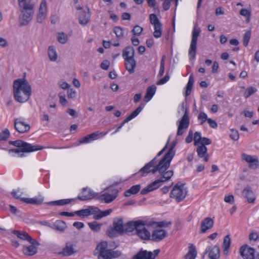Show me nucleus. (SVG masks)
I'll list each match as a JSON object with an SVG mask.
<instances>
[{
  "mask_svg": "<svg viewBox=\"0 0 259 259\" xmlns=\"http://www.w3.org/2000/svg\"><path fill=\"white\" fill-rule=\"evenodd\" d=\"M181 110L184 112V114L181 119L177 121V136L182 135L184 133L185 130L188 127L190 123L189 109L187 106V103L183 102L181 104Z\"/></svg>",
  "mask_w": 259,
  "mask_h": 259,
  "instance_id": "obj_6",
  "label": "nucleus"
},
{
  "mask_svg": "<svg viewBox=\"0 0 259 259\" xmlns=\"http://www.w3.org/2000/svg\"><path fill=\"white\" fill-rule=\"evenodd\" d=\"M114 229L115 231L121 233H123L124 225L122 219H119L113 222Z\"/></svg>",
  "mask_w": 259,
  "mask_h": 259,
  "instance_id": "obj_35",
  "label": "nucleus"
},
{
  "mask_svg": "<svg viewBox=\"0 0 259 259\" xmlns=\"http://www.w3.org/2000/svg\"><path fill=\"white\" fill-rule=\"evenodd\" d=\"M214 224V221L211 218H206L201 222L199 232L205 233L207 230L211 229Z\"/></svg>",
  "mask_w": 259,
  "mask_h": 259,
  "instance_id": "obj_17",
  "label": "nucleus"
},
{
  "mask_svg": "<svg viewBox=\"0 0 259 259\" xmlns=\"http://www.w3.org/2000/svg\"><path fill=\"white\" fill-rule=\"evenodd\" d=\"M75 252L73 245L70 243H66L65 247L63 248L62 253L64 256H69Z\"/></svg>",
  "mask_w": 259,
  "mask_h": 259,
  "instance_id": "obj_34",
  "label": "nucleus"
},
{
  "mask_svg": "<svg viewBox=\"0 0 259 259\" xmlns=\"http://www.w3.org/2000/svg\"><path fill=\"white\" fill-rule=\"evenodd\" d=\"M59 102L62 106H65L67 105L68 102H67V100L66 99L64 96L59 94Z\"/></svg>",
  "mask_w": 259,
  "mask_h": 259,
  "instance_id": "obj_61",
  "label": "nucleus"
},
{
  "mask_svg": "<svg viewBox=\"0 0 259 259\" xmlns=\"http://www.w3.org/2000/svg\"><path fill=\"white\" fill-rule=\"evenodd\" d=\"M47 14V5L46 0L41 1L39 8L38 13L37 15L36 20L38 23H42L46 18Z\"/></svg>",
  "mask_w": 259,
  "mask_h": 259,
  "instance_id": "obj_14",
  "label": "nucleus"
},
{
  "mask_svg": "<svg viewBox=\"0 0 259 259\" xmlns=\"http://www.w3.org/2000/svg\"><path fill=\"white\" fill-rule=\"evenodd\" d=\"M76 92L72 89H68L67 90V97L68 98L73 99L76 97Z\"/></svg>",
  "mask_w": 259,
  "mask_h": 259,
  "instance_id": "obj_59",
  "label": "nucleus"
},
{
  "mask_svg": "<svg viewBox=\"0 0 259 259\" xmlns=\"http://www.w3.org/2000/svg\"><path fill=\"white\" fill-rule=\"evenodd\" d=\"M21 201L27 203L39 205L41 204L44 201V198L40 197L39 198H21Z\"/></svg>",
  "mask_w": 259,
  "mask_h": 259,
  "instance_id": "obj_37",
  "label": "nucleus"
},
{
  "mask_svg": "<svg viewBox=\"0 0 259 259\" xmlns=\"http://www.w3.org/2000/svg\"><path fill=\"white\" fill-rule=\"evenodd\" d=\"M13 233L16 235L19 238L22 240H25L27 241H32L33 242H35V239H33L31 236H30L27 233L24 231H18V230H14L13 231Z\"/></svg>",
  "mask_w": 259,
  "mask_h": 259,
  "instance_id": "obj_29",
  "label": "nucleus"
},
{
  "mask_svg": "<svg viewBox=\"0 0 259 259\" xmlns=\"http://www.w3.org/2000/svg\"><path fill=\"white\" fill-rule=\"evenodd\" d=\"M187 193V191L184 185L178 183L171 191L170 197L175 198L177 202H180L185 198Z\"/></svg>",
  "mask_w": 259,
  "mask_h": 259,
  "instance_id": "obj_9",
  "label": "nucleus"
},
{
  "mask_svg": "<svg viewBox=\"0 0 259 259\" xmlns=\"http://www.w3.org/2000/svg\"><path fill=\"white\" fill-rule=\"evenodd\" d=\"M48 54L51 61H55L57 59V54L55 48L53 46H50L48 48Z\"/></svg>",
  "mask_w": 259,
  "mask_h": 259,
  "instance_id": "obj_41",
  "label": "nucleus"
},
{
  "mask_svg": "<svg viewBox=\"0 0 259 259\" xmlns=\"http://www.w3.org/2000/svg\"><path fill=\"white\" fill-rule=\"evenodd\" d=\"M200 32V28L197 27L196 25H195L192 31V37L189 50V57L191 60H194L195 58L197 50V42Z\"/></svg>",
  "mask_w": 259,
  "mask_h": 259,
  "instance_id": "obj_8",
  "label": "nucleus"
},
{
  "mask_svg": "<svg viewBox=\"0 0 259 259\" xmlns=\"http://www.w3.org/2000/svg\"><path fill=\"white\" fill-rule=\"evenodd\" d=\"M257 90L256 88L250 87L249 88H248L245 91L244 96V97L246 99L248 98L251 95H253L256 92Z\"/></svg>",
  "mask_w": 259,
  "mask_h": 259,
  "instance_id": "obj_49",
  "label": "nucleus"
},
{
  "mask_svg": "<svg viewBox=\"0 0 259 259\" xmlns=\"http://www.w3.org/2000/svg\"><path fill=\"white\" fill-rule=\"evenodd\" d=\"M242 195L248 203H254L255 200V196L250 187H247L243 190Z\"/></svg>",
  "mask_w": 259,
  "mask_h": 259,
  "instance_id": "obj_23",
  "label": "nucleus"
},
{
  "mask_svg": "<svg viewBox=\"0 0 259 259\" xmlns=\"http://www.w3.org/2000/svg\"><path fill=\"white\" fill-rule=\"evenodd\" d=\"M169 79V76L167 74L163 78L160 79L157 82V84L161 85L166 83Z\"/></svg>",
  "mask_w": 259,
  "mask_h": 259,
  "instance_id": "obj_63",
  "label": "nucleus"
},
{
  "mask_svg": "<svg viewBox=\"0 0 259 259\" xmlns=\"http://www.w3.org/2000/svg\"><path fill=\"white\" fill-rule=\"evenodd\" d=\"M144 106V104H141L134 111L124 119V122H128L132 119L136 117L142 111Z\"/></svg>",
  "mask_w": 259,
  "mask_h": 259,
  "instance_id": "obj_39",
  "label": "nucleus"
},
{
  "mask_svg": "<svg viewBox=\"0 0 259 259\" xmlns=\"http://www.w3.org/2000/svg\"><path fill=\"white\" fill-rule=\"evenodd\" d=\"M14 126L15 130L20 134L28 132L30 128V125L24 122L21 117L14 119Z\"/></svg>",
  "mask_w": 259,
  "mask_h": 259,
  "instance_id": "obj_11",
  "label": "nucleus"
},
{
  "mask_svg": "<svg viewBox=\"0 0 259 259\" xmlns=\"http://www.w3.org/2000/svg\"><path fill=\"white\" fill-rule=\"evenodd\" d=\"M99 252L98 259H112L119 257L121 253L119 250H113L107 249V243L103 241L100 243L96 247Z\"/></svg>",
  "mask_w": 259,
  "mask_h": 259,
  "instance_id": "obj_5",
  "label": "nucleus"
},
{
  "mask_svg": "<svg viewBox=\"0 0 259 259\" xmlns=\"http://www.w3.org/2000/svg\"><path fill=\"white\" fill-rule=\"evenodd\" d=\"M175 146V144H172L167 153L162 158V159L163 160V161L166 163L165 166H168V167L170 166V162L175 155V152L174 151Z\"/></svg>",
  "mask_w": 259,
  "mask_h": 259,
  "instance_id": "obj_24",
  "label": "nucleus"
},
{
  "mask_svg": "<svg viewBox=\"0 0 259 259\" xmlns=\"http://www.w3.org/2000/svg\"><path fill=\"white\" fill-rule=\"evenodd\" d=\"M142 31L143 28L138 25H136V26H135L132 31L133 34L136 35H140Z\"/></svg>",
  "mask_w": 259,
  "mask_h": 259,
  "instance_id": "obj_55",
  "label": "nucleus"
},
{
  "mask_svg": "<svg viewBox=\"0 0 259 259\" xmlns=\"http://www.w3.org/2000/svg\"><path fill=\"white\" fill-rule=\"evenodd\" d=\"M207 122L209 124V126L212 128H215L218 126V124L217 122L211 118H208Z\"/></svg>",
  "mask_w": 259,
  "mask_h": 259,
  "instance_id": "obj_64",
  "label": "nucleus"
},
{
  "mask_svg": "<svg viewBox=\"0 0 259 259\" xmlns=\"http://www.w3.org/2000/svg\"><path fill=\"white\" fill-rule=\"evenodd\" d=\"M10 136V132L8 129H5L4 131L0 133V140H7Z\"/></svg>",
  "mask_w": 259,
  "mask_h": 259,
  "instance_id": "obj_52",
  "label": "nucleus"
},
{
  "mask_svg": "<svg viewBox=\"0 0 259 259\" xmlns=\"http://www.w3.org/2000/svg\"><path fill=\"white\" fill-rule=\"evenodd\" d=\"M13 88L14 98L18 102L23 103L29 100L31 95V87L26 79L15 80Z\"/></svg>",
  "mask_w": 259,
  "mask_h": 259,
  "instance_id": "obj_1",
  "label": "nucleus"
},
{
  "mask_svg": "<svg viewBox=\"0 0 259 259\" xmlns=\"http://www.w3.org/2000/svg\"><path fill=\"white\" fill-rule=\"evenodd\" d=\"M155 223L150 222L148 221L142 220L139 226H138V229L136 232V234L141 239L143 240H151V235L150 232L145 228V227H153Z\"/></svg>",
  "mask_w": 259,
  "mask_h": 259,
  "instance_id": "obj_7",
  "label": "nucleus"
},
{
  "mask_svg": "<svg viewBox=\"0 0 259 259\" xmlns=\"http://www.w3.org/2000/svg\"><path fill=\"white\" fill-rule=\"evenodd\" d=\"M118 191L117 189H114L112 194L108 193H104L101 195L98 199L101 201H103L106 203H109L113 201L117 196Z\"/></svg>",
  "mask_w": 259,
  "mask_h": 259,
  "instance_id": "obj_21",
  "label": "nucleus"
},
{
  "mask_svg": "<svg viewBox=\"0 0 259 259\" xmlns=\"http://www.w3.org/2000/svg\"><path fill=\"white\" fill-rule=\"evenodd\" d=\"M188 252L185 255V259H195L197 255V251L195 246L191 244L189 248Z\"/></svg>",
  "mask_w": 259,
  "mask_h": 259,
  "instance_id": "obj_36",
  "label": "nucleus"
},
{
  "mask_svg": "<svg viewBox=\"0 0 259 259\" xmlns=\"http://www.w3.org/2000/svg\"><path fill=\"white\" fill-rule=\"evenodd\" d=\"M142 220H138L136 221H130L124 225L123 232L131 233L135 230L137 231L138 226H139Z\"/></svg>",
  "mask_w": 259,
  "mask_h": 259,
  "instance_id": "obj_22",
  "label": "nucleus"
},
{
  "mask_svg": "<svg viewBox=\"0 0 259 259\" xmlns=\"http://www.w3.org/2000/svg\"><path fill=\"white\" fill-rule=\"evenodd\" d=\"M167 232L163 229H155L154 230L151 234V240L159 242L167 236Z\"/></svg>",
  "mask_w": 259,
  "mask_h": 259,
  "instance_id": "obj_16",
  "label": "nucleus"
},
{
  "mask_svg": "<svg viewBox=\"0 0 259 259\" xmlns=\"http://www.w3.org/2000/svg\"><path fill=\"white\" fill-rule=\"evenodd\" d=\"M140 189V185H136L133 186L129 189L125 191L124 196L125 197H130L132 194H136L139 192Z\"/></svg>",
  "mask_w": 259,
  "mask_h": 259,
  "instance_id": "obj_40",
  "label": "nucleus"
},
{
  "mask_svg": "<svg viewBox=\"0 0 259 259\" xmlns=\"http://www.w3.org/2000/svg\"><path fill=\"white\" fill-rule=\"evenodd\" d=\"M113 31L116 34L117 37L121 38L123 36V31L122 29L119 26L114 27L113 28Z\"/></svg>",
  "mask_w": 259,
  "mask_h": 259,
  "instance_id": "obj_50",
  "label": "nucleus"
},
{
  "mask_svg": "<svg viewBox=\"0 0 259 259\" xmlns=\"http://www.w3.org/2000/svg\"><path fill=\"white\" fill-rule=\"evenodd\" d=\"M10 145L18 147L17 149H11L9 150V153L14 152L16 153H29L42 150L44 147L37 145H32L21 140L9 141Z\"/></svg>",
  "mask_w": 259,
  "mask_h": 259,
  "instance_id": "obj_3",
  "label": "nucleus"
},
{
  "mask_svg": "<svg viewBox=\"0 0 259 259\" xmlns=\"http://www.w3.org/2000/svg\"><path fill=\"white\" fill-rule=\"evenodd\" d=\"M154 31L153 35L156 38H159L161 36L162 34V25L161 23H159L157 25H154Z\"/></svg>",
  "mask_w": 259,
  "mask_h": 259,
  "instance_id": "obj_44",
  "label": "nucleus"
},
{
  "mask_svg": "<svg viewBox=\"0 0 259 259\" xmlns=\"http://www.w3.org/2000/svg\"><path fill=\"white\" fill-rule=\"evenodd\" d=\"M202 139V138L201 137V133L198 132H196L194 136V145L196 146L199 144Z\"/></svg>",
  "mask_w": 259,
  "mask_h": 259,
  "instance_id": "obj_53",
  "label": "nucleus"
},
{
  "mask_svg": "<svg viewBox=\"0 0 259 259\" xmlns=\"http://www.w3.org/2000/svg\"><path fill=\"white\" fill-rule=\"evenodd\" d=\"M88 209L90 215L94 214L93 218L96 220H99L103 217H106L112 212L111 209L102 211L98 207L94 206L89 207Z\"/></svg>",
  "mask_w": 259,
  "mask_h": 259,
  "instance_id": "obj_10",
  "label": "nucleus"
},
{
  "mask_svg": "<svg viewBox=\"0 0 259 259\" xmlns=\"http://www.w3.org/2000/svg\"><path fill=\"white\" fill-rule=\"evenodd\" d=\"M150 23L154 26L160 23V21L155 14H151L149 16Z\"/></svg>",
  "mask_w": 259,
  "mask_h": 259,
  "instance_id": "obj_51",
  "label": "nucleus"
},
{
  "mask_svg": "<svg viewBox=\"0 0 259 259\" xmlns=\"http://www.w3.org/2000/svg\"><path fill=\"white\" fill-rule=\"evenodd\" d=\"M150 222L155 223L154 226L153 227H158L159 228L168 227L170 226L172 224L171 221L166 222L165 221H163L159 222L150 221Z\"/></svg>",
  "mask_w": 259,
  "mask_h": 259,
  "instance_id": "obj_45",
  "label": "nucleus"
},
{
  "mask_svg": "<svg viewBox=\"0 0 259 259\" xmlns=\"http://www.w3.org/2000/svg\"><path fill=\"white\" fill-rule=\"evenodd\" d=\"M91 14L89 9L88 8V13L83 12L79 17V23L80 24L85 26L90 21Z\"/></svg>",
  "mask_w": 259,
  "mask_h": 259,
  "instance_id": "obj_31",
  "label": "nucleus"
},
{
  "mask_svg": "<svg viewBox=\"0 0 259 259\" xmlns=\"http://www.w3.org/2000/svg\"><path fill=\"white\" fill-rule=\"evenodd\" d=\"M196 152L199 157L204 158V161H208L209 155L207 154V148L205 146L202 145L198 146Z\"/></svg>",
  "mask_w": 259,
  "mask_h": 259,
  "instance_id": "obj_28",
  "label": "nucleus"
},
{
  "mask_svg": "<svg viewBox=\"0 0 259 259\" xmlns=\"http://www.w3.org/2000/svg\"><path fill=\"white\" fill-rule=\"evenodd\" d=\"M194 79L193 75L191 74L189 78V80L186 86V90L185 92V96L188 97L191 94L192 89L193 88Z\"/></svg>",
  "mask_w": 259,
  "mask_h": 259,
  "instance_id": "obj_42",
  "label": "nucleus"
},
{
  "mask_svg": "<svg viewBox=\"0 0 259 259\" xmlns=\"http://www.w3.org/2000/svg\"><path fill=\"white\" fill-rule=\"evenodd\" d=\"M75 214L80 217H88L90 215L88 208L86 209H82L75 212Z\"/></svg>",
  "mask_w": 259,
  "mask_h": 259,
  "instance_id": "obj_54",
  "label": "nucleus"
},
{
  "mask_svg": "<svg viewBox=\"0 0 259 259\" xmlns=\"http://www.w3.org/2000/svg\"><path fill=\"white\" fill-rule=\"evenodd\" d=\"M174 172L171 170H167L164 174L159 175V178L153 182L149 184L141 191L142 195H145L160 187L162 183L168 181L173 176Z\"/></svg>",
  "mask_w": 259,
  "mask_h": 259,
  "instance_id": "obj_4",
  "label": "nucleus"
},
{
  "mask_svg": "<svg viewBox=\"0 0 259 259\" xmlns=\"http://www.w3.org/2000/svg\"><path fill=\"white\" fill-rule=\"evenodd\" d=\"M57 40L60 44H65L67 41L68 36L64 32L59 33L57 36Z\"/></svg>",
  "mask_w": 259,
  "mask_h": 259,
  "instance_id": "obj_47",
  "label": "nucleus"
},
{
  "mask_svg": "<svg viewBox=\"0 0 259 259\" xmlns=\"http://www.w3.org/2000/svg\"><path fill=\"white\" fill-rule=\"evenodd\" d=\"M251 30H249L247 31L243 36V44L245 47H246L248 46V42L249 41L250 37H251Z\"/></svg>",
  "mask_w": 259,
  "mask_h": 259,
  "instance_id": "obj_48",
  "label": "nucleus"
},
{
  "mask_svg": "<svg viewBox=\"0 0 259 259\" xmlns=\"http://www.w3.org/2000/svg\"><path fill=\"white\" fill-rule=\"evenodd\" d=\"M88 225L92 231L99 232L101 229L102 224H99L97 222H93L89 223Z\"/></svg>",
  "mask_w": 259,
  "mask_h": 259,
  "instance_id": "obj_46",
  "label": "nucleus"
},
{
  "mask_svg": "<svg viewBox=\"0 0 259 259\" xmlns=\"http://www.w3.org/2000/svg\"><path fill=\"white\" fill-rule=\"evenodd\" d=\"M19 17V23L21 26L27 25L32 20L34 12H21Z\"/></svg>",
  "mask_w": 259,
  "mask_h": 259,
  "instance_id": "obj_19",
  "label": "nucleus"
},
{
  "mask_svg": "<svg viewBox=\"0 0 259 259\" xmlns=\"http://www.w3.org/2000/svg\"><path fill=\"white\" fill-rule=\"evenodd\" d=\"M102 134V133H101L99 131H97L91 134L88 135L87 136L80 138L79 140V142L80 144L89 143L92 141L97 139L98 136Z\"/></svg>",
  "mask_w": 259,
  "mask_h": 259,
  "instance_id": "obj_26",
  "label": "nucleus"
},
{
  "mask_svg": "<svg viewBox=\"0 0 259 259\" xmlns=\"http://www.w3.org/2000/svg\"><path fill=\"white\" fill-rule=\"evenodd\" d=\"M198 119L201 120V124H203L206 120L207 121V115L204 112H201L198 117Z\"/></svg>",
  "mask_w": 259,
  "mask_h": 259,
  "instance_id": "obj_60",
  "label": "nucleus"
},
{
  "mask_svg": "<svg viewBox=\"0 0 259 259\" xmlns=\"http://www.w3.org/2000/svg\"><path fill=\"white\" fill-rule=\"evenodd\" d=\"M82 193L83 194L82 196H78L77 197V199L81 201L90 200L97 196V193L87 188H83Z\"/></svg>",
  "mask_w": 259,
  "mask_h": 259,
  "instance_id": "obj_20",
  "label": "nucleus"
},
{
  "mask_svg": "<svg viewBox=\"0 0 259 259\" xmlns=\"http://www.w3.org/2000/svg\"><path fill=\"white\" fill-rule=\"evenodd\" d=\"M135 50L133 47H126L122 51V57L123 59L127 58H134Z\"/></svg>",
  "mask_w": 259,
  "mask_h": 259,
  "instance_id": "obj_32",
  "label": "nucleus"
},
{
  "mask_svg": "<svg viewBox=\"0 0 259 259\" xmlns=\"http://www.w3.org/2000/svg\"><path fill=\"white\" fill-rule=\"evenodd\" d=\"M144 106V104H141L134 111L124 119V122H128L132 119L136 117L142 111Z\"/></svg>",
  "mask_w": 259,
  "mask_h": 259,
  "instance_id": "obj_38",
  "label": "nucleus"
},
{
  "mask_svg": "<svg viewBox=\"0 0 259 259\" xmlns=\"http://www.w3.org/2000/svg\"><path fill=\"white\" fill-rule=\"evenodd\" d=\"M66 228L67 226L65 222L61 220L56 221L51 226L52 229L61 232H63Z\"/></svg>",
  "mask_w": 259,
  "mask_h": 259,
  "instance_id": "obj_30",
  "label": "nucleus"
},
{
  "mask_svg": "<svg viewBox=\"0 0 259 259\" xmlns=\"http://www.w3.org/2000/svg\"><path fill=\"white\" fill-rule=\"evenodd\" d=\"M231 244V239L229 235H227L224 238L223 248L225 254L228 253V251L230 248Z\"/></svg>",
  "mask_w": 259,
  "mask_h": 259,
  "instance_id": "obj_43",
  "label": "nucleus"
},
{
  "mask_svg": "<svg viewBox=\"0 0 259 259\" xmlns=\"http://www.w3.org/2000/svg\"><path fill=\"white\" fill-rule=\"evenodd\" d=\"M224 201L230 204H233L234 202V198L233 195H229L228 196H226L224 198Z\"/></svg>",
  "mask_w": 259,
  "mask_h": 259,
  "instance_id": "obj_62",
  "label": "nucleus"
},
{
  "mask_svg": "<svg viewBox=\"0 0 259 259\" xmlns=\"http://www.w3.org/2000/svg\"><path fill=\"white\" fill-rule=\"evenodd\" d=\"M156 157H155L142 167L139 172L142 173V176H145L150 172L155 174L156 172H158L159 175H161L167 171L169 167L165 166L166 163L163 160L161 159L157 164H156Z\"/></svg>",
  "mask_w": 259,
  "mask_h": 259,
  "instance_id": "obj_2",
  "label": "nucleus"
},
{
  "mask_svg": "<svg viewBox=\"0 0 259 259\" xmlns=\"http://www.w3.org/2000/svg\"><path fill=\"white\" fill-rule=\"evenodd\" d=\"M241 157L243 160L249 163V167L256 168L258 165V160L256 156L243 153L241 155Z\"/></svg>",
  "mask_w": 259,
  "mask_h": 259,
  "instance_id": "obj_18",
  "label": "nucleus"
},
{
  "mask_svg": "<svg viewBox=\"0 0 259 259\" xmlns=\"http://www.w3.org/2000/svg\"><path fill=\"white\" fill-rule=\"evenodd\" d=\"M110 65V62L107 60H104L101 64V68L105 70H108Z\"/></svg>",
  "mask_w": 259,
  "mask_h": 259,
  "instance_id": "obj_58",
  "label": "nucleus"
},
{
  "mask_svg": "<svg viewBox=\"0 0 259 259\" xmlns=\"http://www.w3.org/2000/svg\"><path fill=\"white\" fill-rule=\"evenodd\" d=\"M74 199H61L57 200L58 203V205L62 206L67 204L70 203L72 201L75 200Z\"/></svg>",
  "mask_w": 259,
  "mask_h": 259,
  "instance_id": "obj_57",
  "label": "nucleus"
},
{
  "mask_svg": "<svg viewBox=\"0 0 259 259\" xmlns=\"http://www.w3.org/2000/svg\"><path fill=\"white\" fill-rule=\"evenodd\" d=\"M240 255L243 259H254L255 257V250L249 245L245 244L240 248Z\"/></svg>",
  "mask_w": 259,
  "mask_h": 259,
  "instance_id": "obj_12",
  "label": "nucleus"
},
{
  "mask_svg": "<svg viewBox=\"0 0 259 259\" xmlns=\"http://www.w3.org/2000/svg\"><path fill=\"white\" fill-rule=\"evenodd\" d=\"M230 137L232 140L234 141L238 140L239 137L238 132L237 130L233 129L231 130V133L230 135Z\"/></svg>",
  "mask_w": 259,
  "mask_h": 259,
  "instance_id": "obj_56",
  "label": "nucleus"
},
{
  "mask_svg": "<svg viewBox=\"0 0 259 259\" xmlns=\"http://www.w3.org/2000/svg\"><path fill=\"white\" fill-rule=\"evenodd\" d=\"M208 253V257L210 259H219L220 256V250L219 246L215 245L211 248L210 246L206 247L203 254V256Z\"/></svg>",
  "mask_w": 259,
  "mask_h": 259,
  "instance_id": "obj_15",
  "label": "nucleus"
},
{
  "mask_svg": "<svg viewBox=\"0 0 259 259\" xmlns=\"http://www.w3.org/2000/svg\"><path fill=\"white\" fill-rule=\"evenodd\" d=\"M28 242L31 245L28 246H24L23 247L22 251L23 253L29 256H32L35 254L37 251V247L39 246L40 243L35 239V242L29 240Z\"/></svg>",
  "mask_w": 259,
  "mask_h": 259,
  "instance_id": "obj_13",
  "label": "nucleus"
},
{
  "mask_svg": "<svg viewBox=\"0 0 259 259\" xmlns=\"http://www.w3.org/2000/svg\"><path fill=\"white\" fill-rule=\"evenodd\" d=\"M156 89V88L154 85H152L147 88L146 93L144 99L145 102H147L151 99L153 95L155 94Z\"/></svg>",
  "mask_w": 259,
  "mask_h": 259,
  "instance_id": "obj_33",
  "label": "nucleus"
},
{
  "mask_svg": "<svg viewBox=\"0 0 259 259\" xmlns=\"http://www.w3.org/2000/svg\"><path fill=\"white\" fill-rule=\"evenodd\" d=\"M19 6L21 12H34V5L29 0L20 2Z\"/></svg>",
  "mask_w": 259,
  "mask_h": 259,
  "instance_id": "obj_27",
  "label": "nucleus"
},
{
  "mask_svg": "<svg viewBox=\"0 0 259 259\" xmlns=\"http://www.w3.org/2000/svg\"><path fill=\"white\" fill-rule=\"evenodd\" d=\"M125 62V67L130 74H133L135 72L136 66V61L135 58H127L124 59Z\"/></svg>",
  "mask_w": 259,
  "mask_h": 259,
  "instance_id": "obj_25",
  "label": "nucleus"
}]
</instances>
